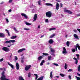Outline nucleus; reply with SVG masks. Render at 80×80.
<instances>
[{"mask_svg":"<svg viewBox=\"0 0 80 80\" xmlns=\"http://www.w3.org/2000/svg\"><path fill=\"white\" fill-rule=\"evenodd\" d=\"M76 55L77 57V59H78L79 58V54H76Z\"/></svg>","mask_w":80,"mask_h":80,"instance_id":"obj_47","label":"nucleus"},{"mask_svg":"<svg viewBox=\"0 0 80 80\" xmlns=\"http://www.w3.org/2000/svg\"><path fill=\"white\" fill-rule=\"evenodd\" d=\"M72 52H73V53H74V52H75V49H72Z\"/></svg>","mask_w":80,"mask_h":80,"instance_id":"obj_50","label":"nucleus"},{"mask_svg":"<svg viewBox=\"0 0 80 80\" xmlns=\"http://www.w3.org/2000/svg\"><path fill=\"white\" fill-rule=\"evenodd\" d=\"M49 43L52 44L53 43V41L52 39H50L48 41Z\"/></svg>","mask_w":80,"mask_h":80,"instance_id":"obj_17","label":"nucleus"},{"mask_svg":"<svg viewBox=\"0 0 80 80\" xmlns=\"http://www.w3.org/2000/svg\"><path fill=\"white\" fill-rule=\"evenodd\" d=\"M73 36L75 38H76V39H78L79 38H78V36L76 34H74Z\"/></svg>","mask_w":80,"mask_h":80,"instance_id":"obj_16","label":"nucleus"},{"mask_svg":"<svg viewBox=\"0 0 80 80\" xmlns=\"http://www.w3.org/2000/svg\"><path fill=\"white\" fill-rule=\"evenodd\" d=\"M33 6V3H31L29 5V7H32Z\"/></svg>","mask_w":80,"mask_h":80,"instance_id":"obj_43","label":"nucleus"},{"mask_svg":"<svg viewBox=\"0 0 80 80\" xmlns=\"http://www.w3.org/2000/svg\"><path fill=\"white\" fill-rule=\"evenodd\" d=\"M62 53H63V54L67 53V51H66V49L65 47H64L63 48V51H62Z\"/></svg>","mask_w":80,"mask_h":80,"instance_id":"obj_13","label":"nucleus"},{"mask_svg":"<svg viewBox=\"0 0 80 80\" xmlns=\"http://www.w3.org/2000/svg\"><path fill=\"white\" fill-rule=\"evenodd\" d=\"M52 64H53V65H55V66H58V65L56 63H52Z\"/></svg>","mask_w":80,"mask_h":80,"instance_id":"obj_44","label":"nucleus"},{"mask_svg":"<svg viewBox=\"0 0 80 80\" xmlns=\"http://www.w3.org/2000/svg\"><path fill=\"white\" fill-rule=\"evenodd\" d=\"M64 68L65 69H67V64L66 63L65 64Z\"/></svg>","mask_w":80,"mask_h":80,"instance_id":"obj_42","label":"nucleus"},{"mask_svg":"<svg viewBox=\"0 0 80 80\" xmlns=\"http://www.w3.org/2000/svg\"><path fill=\"white\" fill-rule=\"evenodd\" d=\"M42 54L43 55H45V56H47L48 55H49L47 53H43Z\"/></svg>","mask_w":80,"mask_h":80,"instance_id":"obj_37","label":"nucleus"},{"mask_svg":"<svg viewBox=\"0 0 80 80\" xmlns=\"http://www.w3.org/2000/svg\"><path fill=\"white\" fill-rule=\"evenodd\" d=\"M37 14H35L33 18V22H35V21H36L37 20Z\"/></svg>","mask_w":80,"mask_h":80,"instance_id":"obj_5","label":"nucleus"},{"mask_svg":"<svg viewBox=\"0 0 80 80\" xmlns=\"http://www.w3.org/2000/svg\"><path fill=\"white\" fill-rule=\"evenodd\" d=\"M43 79V76H42L38 78L37 80H42Z\"/></svg>","mask_w":80,"mask_h":80,"instance_id":"obj_27","label":"nucleus"},{"mask_svg":"<svg viewBox=\"0 0 80 80\" xmlns=\"http://www.w3.org/2000/svg\"><path fill=\"white\" fill-rule=\"evenodd\" d=\"M78 72H80V65H79L78 67Z\"/></svg>","mask_w":80,"mask_h":80,"instance_id":"obj_45","label":"nucleus"},{"mask_svg":"<svg viewBox=\"0 0 80 80\" xmlns=\"http://www.w3.org/2000/svg\"><path fill=\"white\" fill-rule=\"evenodd\" d=\"M50 50V53H55V50L53 48H51Z\"/></svg>","mask_w":80,"mask_h":80,"instance_id":"obj_21","label":"nucleus"},{"mask_svg":"<svg viewBox=\"0 0 80 80\" xmlns=\"http://www.w3.org/2000/svg\"><path fill=\"white\" fill-rule=\"evenodd\" d=\"M13 29L16 33H18V31H17V29L16 28H14Z\"/></svg>","mask_w":80,"mask_h":80,"instance_id":"obj_29","label":"nucleus"},{"mask_svg":"<svg viewBox=\"0 0 80 80\" xmlns=\"http://www.w3.org/2000/svg\"><path fill=\"white\" fill-rule=\"evenodd\" d=\"M16 69L17 70H19L20 68L19 67V64H18V63L17 62L16 63Z\"/></svg>","mask_w":80,"mask_h":80,"instance_id":"obj_14","label":"nucleus"},{"mask_svg":"<svg viewBox=\"0 0 80 80\" xmlns=\"http://www.w3.org/2000/svg\"><path fill=\"white\" fill-rule=\"evenodd\" d=\"M55 52H50V54L51 55L53 56V57H55V54L54 53Z\"/></svg>","mask_w":80,"mask_h":80,"instance_id":"obj_31","label":"nucleus"},{"mask_svg":"<svg viewBox=\"0 0 80 80\" xmlns=\"http://www.w3.org/2000/svg\"><path fill=\"white\" fill-rule=\"evenodd\" d=\"M0 37H5V35L3 33H0Z\"/></svg>","mask_w":80,"mask_h":80,"instance_id":"obj_23","label":"nucleus"},{"mask_svg":"<svg viewBox=\"0 0 80 80\" xmlns=\"http://www.w3.org/2000/svg\"><path fill=\"white\" fill-rule=\"evenodd\" d=\"M73 60H76V61L77 60V58H73Z\"/></svg>","mask_w":80,"mask_h":80,"instance_id":"obj_57","label":"nucleus"},{"mask_svg":"<svg viewBox=\"0 0 80 80\" xmlns=\"http://www.w3.org/2000/svg\"><path fill=\"white\" fill-rule=\"evenodd\" d=\"M55 34H52V35L50 37V38H53V37H54L55 36Z\"/></svg>","mask_w":80,"mask_h":80,"instance_id":"obj_51","label":"nucleus"},{"mask_svg":"<svg viewBox=\"0 0 80 80\" xmlns=\"http://www.w3.org/2000/svg\"><path fill=\"white\" fill-rule=\"evenodd\" d=\"M17 38V36H13L11 37V39H15V38Z\"/></svg>","mask_w":80,"mask_h":80,"instance_id":"obj_25","label":"nucleus"},{"mask_svg":"<svg viewBox=\"0 0 80 80\" xmlns=\"http://www.w3.org/2000/svg\"><path fill=\"white\" fill-rule=\"evenodd\" d=\"M36 11L35 9H32V13H35Z\"/></svg>","mask_w":80,"mask_h":80,"instance_id":"obj_46","label":"nucleus"},{"mask_svg":"<svg viewBox=\"0 0 80 80\" xmlns=\"http://www.w3.org/2000/svg\"><path fill=\"white\" fill-rule=\"evenodd\" d=\"M38 5H41V1H40V0H39L38 1Z\"/></svg>","mask_w":80,"mask_h":80,"instance_id":"obj_41","label":"nucleus"},{"mask_svg":"<svg viewBox=\"0 0 80 80\" xmlns=\"http://www.w3.org/2000/svg\"><path fill=\"white\" fill-rule=\"evenodd\" d=\"M59 75L61 76V77H65V74L62 73H60Z\"/></svg>","mask_w":80,"mask_h":80,"instance_id":"obj_28","label":"nucleus"},{"mask_svg":"<svg viewBox=\"0 0 80 80\" xmlns=\"http://www.w3.org/2000/svg\"><path fill=\"white\" fill-rule=\"evenodd\" d=\"M19 80H24V79L23 78V77L22 76H20L19 77Z\"/></svg>","mask_w":80,"mask_h":80,"instance_id":"obj_24","label":"nucleus"},{"mask_svg":"<svg viewBox=\"0 0 80 80\" xmlns=\"http://www.w3.org/2000/svg\"><path fill=\"white\" fill-rule=\"evenodd\" d=\"M21 15L24 17L26 19H27L28 18V17H27V16L26 14L25 13H21Z\"/></svg>","mask_w":80,"mask_h":80,"instance_id":"obj_11","label":"nucleus"},{"mask_svg":"<svg viewBox=\"0 0 80 80\" xmlns=\"http://www.w3.org/2000/svg\"><path fill=\"white\" fill-rule=\"evenodd\" d=\"M64 12H67V13H68L69 14H72V13H73V12H72L71 11L69 10L65 9Z\"/></svg>","mask_w":80,"mask_h":80,"instance_id":"obj_6","label":"nucleus"},{"mask_svg":"<svg viewBox=\"0 0 80 80\" xmlns=\"http://www.w3.org/2000/svg\"><path fill=\"white\" fill-rule=\"evenodd\" d=\"M21 62L22 63H23V60H22Z\"/></svg>","mask_w":80,"mask_h":80,"instance_id":"obj_64","label":"nucleus"},{"mask_svg":"<svg viewBox=\"0 0 80 80\" xmlns=\"http://www.w3.org/2000/svg\"><path fill=\"white\" fill-rule=\"evenodd\" d=\"M5 72L3 71L2 73V77L1 78V80H10V79L6 78V76L5 75Z\"/></svg>","mask_w":80,"mask_h":80,"instance_id":"obj_1","label":"nucleus"},{"mask_svg":"<svg viewBox=\"0 0 80 80\" xmlns=\"http://www.w3.org/2000/svg\"><path fill=\"white\" fill-rule=\"evenodd\" d=\"M8 64L9 66L11 67V68H12V69H13V68H14V66L13 65L10 63L9 62H8Z\"/></svg>","mask_w":80,"mask_h":80,"instance_id":"obj_10","label":"nucleus"},{"mask_svg":"<svg viewBox=\"0 0 80 80\" xmlns=\"http://www.w3.org/2000/svg\"><path fill=\"white\" fill-rule=\"evenodd\" d=\"M56 9L57 10H58L59 9V4H58V3H56Z\"/></svg>","mask_w":80,"mask_h":80,"instance_id":"obj_12","label":"nucleus"},{"mask_svg":"<svg viewBox=\"0 0 80 80\" xmlns=\"http://www.w3.org/2000/svg\"><path fill=\"white\" fill-rule=\"evenodd\" d=\"M50 76L51 78H52L53 77V74H52V72H51L50 73Z\"/></svg>","mask_w":80,"mask_h":80,"instance_id":"obj_34","label":"nucleus"},{"mask_svg":"<svg viewBox=\"0 0 80 80\" xmlns=\"http://www.w3.org/2000/svg\"><path fill=\"white\" fill-rule=\"evenodd\" d=\"M8 11L9 12H12V10L9 9Z\"/></svg>","mask_w":80,"mask_h":80,"instance_id":"obj_62","label":"nucleus"},{"mask_svg":"<svg viewBox=\"0 0 80 80\" xmlns=\"http://www.w3.org/2000/svg\"><path fill=\"white\" fill-rule=\"evenodd\" d=\"M10 40L9 41H7L5 42V43H10Z\"/></svg>","mask_w":80,"mask_h":80,"instance_id":"obj_40","label":"nucleus"},{"mask_svg":"<svg viewBox=\"0 0 80 80\" xmlns=\"http://www.w3.org/2000/svg\"><path fill=\"white\" fill-rule=\"evenodd\" d=\"M73 31L74 32H75V33H77V30L74 29L73 30Z\"/></svg>","mask_w":80,"mask_h":80,"instance_id":"obj_56","label":"nucleus"},{"mask_svg":"<svg viewBox=\"0 0 80 80\" xmlns=\"http://www.w3.org/2000/svg\"><path fill=\"white\" fill-rule=\"evenodd\" d=\"M56 30V28H50L49 30V31H52V30Z\"/></svg>","mask_w":80,"mask_h":80,"instance_id":"obj_19","label":"nucleus"},{"mask_svg":"<svg viewBox=\"0 0 80 80\" xmlns=\"http://www.w3.org/2000/svg\"><path fill=\"white\" fill-rule=\"evenodd\" d=\"M24 30H26L27 31L28 30H30V29L29 28H24Z\"/></svg>","mask_w":80,"mask_h":80,"instance_id":"obj_32","label":"nucleus"},{"mask_svg":"<svg viewBox=\"0 0 80 80\" xmlns=\"http://www.w3.org/2000/svg\"><path fill=\"white\" fill-rule=\"evenodd\" d=\"M10 43H14L15 42V40H10Z\"/></svg>","mask_w":80,"mask_h":80,"instance_id":"obj_36","label":"nucleus"},{"mask_svg":"<svg viewBox=\"0 0 80 80\" xmlns=\"http://www.w3.org/2000/svg\"><path fill=\"white\" fill-rule=\"evenodd\" d=\"M45 5H47V6H51V7H53V5L52 4L49 3H46Z\"/></svg>","mask_w":80,"mask_h":80,"instance_id":"obj_15","label":"nucleus"},{"mask_svg":"<svg viewBox=\"0 0 80 80\" xmlns=\"http://www.w3.org/2000/svg\"><path fill=\"white\" fill-rule=\"evenodd\" d=\"M44 62H45V60H43L40 63L41 66H42V65H43V63H44Z\"/></svg>","mask_w":80,"mask_h":80,"instance_id":"obj_18","label":"nucleus"},{"mask_svg":"<svg viewBox=\"0 0 80 80\" xmlns=\"http://www.w3.org/2000/svg\"><path fill=\"white\" fill-rule=\"evenodd\" d=\"M72 71V69H70L69 70H68V72H70Z\"/></svg>","mask_w":80,"mask_h":80,"instance_id":"obj_49","label":"nucleus"},{"mask_svg":"<svg viewBox=\"0 0 80 80\" xmlns=\"http://www.w3.org/2000/svg\"><path fill=\"white\" fill-rule=\"evenodd\" d=\"M77 48H78L79 50H80V46L78 44H77L76 46H75L76 50L77 52Z\"/></svg>","mask_w":80,"mask_h":80,"instance_id":"obj_4","label":"nucleus"},{"mask_svg":"<svg viewBox=\"0 0 80 80\" xmlns=\"http://www.w3.org/2000/svg\"><path fill=\"white\" fill-rule=\"evenodd\" d=\"M54 58L53 57H52L51 56H48V60H53Z\"/></svg>","mask_w":80,"mask_h":80,"instance_id":"obj_9","label":"nucleus"},{"mask_svg":"<svg viewBox=\"0 0 80 80\" xmlns=\"http://www.w3.org/2000/svg\"><path fill=\"white\" fill-rule=\"evenodd\" d=\"M45 22H46V23L48 22V19H45Z\"/></svg>","mask_w":80,"mask_h":80,"instance_id":"obj_54","label":"nucleus"},{"mask_svg":"<svg viewBox=\"0 0 80 80\" xmlns=\"http://www.w3.org/2000/svg\"><path fill=\"white\" fill-rule=\"evenodd\" d=\"M24 50H25V48H23L22 49H20L19 50L18 52V53H21V52H22L23 51H24Z\"/></svg>","mask_w":80,"mask_h":80,"instance_id":"obj_8","label":"nucleus"},{"mask_svg":"<svg viewBox=\"0 0 80 80\" xmlns=\"http://www.w3.org/2000/svg\"><path fill=\"white\" fill-rule=\"evenodd\" d=\"M68 78L70 80H71L72 79V76L70 75L68 76Z\"/></svg>","mask_w":80,"mask_h":80,"instance_id":"obj_48","label":"nucleus"},{"mask_svg":"<svg viewBox=\"0 0 80 80\" xmlns=\"http://www.w3.org/2000/svg\"><path fill=\"white\" fill-rule=\"evenodd\" d=\"M15 59L16 60H18V58H17V57L15 56Z\"/></svg>","mask_w":80,"mask_h":80,"instance_id":"obj_52","label":"nucleus"},{"mask_svg":"<svg viewBox=\"0 0 80 80\" xmlns=\"http://www.w3.org/2000/svg\"><path fill=\"white\" fill-rule=\"evenodd\" d=\"M12 1H13V0H9L8 2L9 3H12Z\"/></svg>","mask_w":80,"mask_h":80,"instance_id":"obj_55","label":"nucleus"},{"mask_svg":"<svg viewBox=\"0 0 80 80\" xmlns=\"http://www.w3.org/2000/svg\"><path fill=\"white\" fill-rule=\"evenodd\" d=\"M42 58L43 57L42 56H40L38 57V61H40L41 60H42Z\"/></svg>","mask_w":80,"mask_h":80,"instance_id":"obj_20","label":"nucleus"},{"mask_svg":"<svg viewBox=\"0 0 80 80\" xmlns=\"http://www.w3.org/2000/svg\"><path fill=\"white\" fill-rule=\"evenodd\" d=\"M69 44H70V42L68 41L66 43V45L67 47H69Z\"/></svg>","mask_w":80,"mask_h":80,"instance_id":"obj_33","label":"nucleus"},{"mask_svg":"<svg viewBox=\"0 0 80 80\" xmlns=\"http://www.w3.org/2000/svg\"><path fill=\"white\" fill-rule=\"evenodd\" d=\"M25 23L27 25H32V23H29V22H25Z\"/></svg>","mask_w":80,"mask_h":80,"instance_id":"obj_26","label":"nucleus"},{"mask_svg":"<svg viewBox=\"0 0 80 80\" xmlns=\"http://www.w3.org/2000/svg\"><path fill=\"white\" fill-rule=\"evenodd\" d=\"M75 78H77V80H80V77H78L77 76H75Z\"/></svg>","mask_w":80,"mask_h":80,"instance_id":"obj_39","label":"nucleus"},{"mask_svg":"<svg viewBox=\"0 0 80 80\" xmlns=\"http://www.w3.org/2000/svg\"><path fill=\"white\" fill-rule=\"evenodd\" d=\"M10 54H11V55L10 56V58H11L12 57V53H10Z\"/></svg>","mask_w":80,"mask_h":80,"instance_id":"obj_60","label":"nucleus"},{"mask_svg":"<svg viewBox=\"0 0 80 80\" xmlns=\"http://www.w3.org/2000/svg\"><path fill=\"white\" fill-rule=\"evenodd\" d=\"M75 63L76 64H77V63H78V60H77L76 61Z\"/></svg>","mask_w":80,"mask_h":80,"instance_id":"obj_58","label":"nucleus"},{"mask_svg":"<svg viewBox=\"0 0 80 80\" xmlns=\"http://www.w3.org/2000/svg\"><path fill=\"white\" fill-rule=\"evenodd\" d=\"M77 16L78 17H80V14H78L77 15Z\"/></svg>","mask_w":80,"mask_h":80,"instance_id":"obj_61","label":"nucleus"},{"mask_svg":"<svg viewBox=\"0 0 80 80\" xmlns=\"http://www.w3.org/2000/svg\"><path fill=\"white\" fill-rule=\"evenodd\" d=\"M60 5L61 6V7H63V4L62 3L60 4Z\"/></svg>","mask_w":80,"mask_h":80,"instance_id":"obj_59","label":"nucleus"},{"mask_svg":"<svg viewBox=\"0 0 80 80\" xmlns=\"http://www.w3.org/2000/svg\"><path fill=\"white\" fill-rule=\"evenodd\" d=\"M77 75H78V76H79V77H80V74L78 73H77Z\"/></svg>","mask_w":80,"mask_h":80,"instance_id":"obj_63","label":"nucleus"},{"mask_svg":"<svg viewBox=\"0 0 80 80\" xmlns=\"http://www.w3.org/2000/svg\"><path fill=\"white\" fill-rule=\"evenodd\" d=\"M34 75L36 76L35 80H37V78H38V75H37V74H35Z\"/></svg>","mask_w":80,"mask_h":80,"instance_id":"obj_30","label":"nucleus"},{"mask_svg":"<svg viewBox=\"0 0 80 80\" xmlns=\"http://www.w3.org/2000/svg\"><path fill=\"white\" fill-rule=\"evenodd\" d=\"M31 77V73L30 72H29L28 74V77L30 78Z\"/></svg>","mask_w":80,"mask_h":80,"instance_id":"obj_35","label":"nucleus"},{"mask_svg":"<svg viewBox=\"0 0 80 80\" xmlns=\"http://www.w3.org/2000/svg\"><path fill=\"white\" fill-rule=\"evenodd\" d=\"M5 30L6 31V33H8V36H10V33L9 32L8 30L7 29H5Z\"/></svg>","mask_w":80,"mask_h":80,"instance_id":"obj_22","label":"nucleus"},{"mask_svg":"<svg viewBox=\"0 0 80 80\" xmlns=\"http://www.w3.org/2000/svg\"><path fill=\"white\" fill-rule=\"evenodd\" d=\"M2 50L3 51H4V52H8L10 51L9 48L6 47H3L2 48Z\"/></svg>","mask_w":80,"mask_h":80,"instance_id":"obj_3","label":"nucleus"},{"mask_svg":"<svg viewBox=\"0 0 80 80\" xmlns=\"http://www.w3.org/2000/svg\"><path fill=\"white\" fill-rule=\"evenodd\" d=\"M31 65L27 66L25 68V70L26 71H27V70H28L31 67Z\"/></svg>","mask_w":80,"mask_h":80,"instance_id":"obj_7","label":"nucleus"},{"mask_svg":"<svg viewBox=\"0 0 80 80\" xmlns=\"http://www.w3.org/2000/svg\"><path fill=\"white\" fill-rule=\"evenodd\" d=\"M46 15L47 17L50 18L52 17V12L50 11L47 12L46 13Z\"/></svg>","mask_w":80,"mask_h":80,"instance_id":"obj_2","label":"nucleus"},{"mask_svg":"<svg viewBox=\"0 0 80 80\" xmlns=\"http://www.w3.org/2000/svg\"><path fill=\"white\" fill-rule=\"evenodd\" d=\"M4 60V59H3V58H2L0 60V62H3V61Z\"/></svg>","mask_w":80,"mask_h":80,"instance_id":"obj_53","label":"nucleus"},{"mask_svg":"<svg viewBox=\"0 0 80 80\" xmlns=\"http://www.w3.org/2000/svg\"><path fill=\"white\" fill-rule=\"evenodd\" d=\"M5 19L6 20L7 22V23H8V22H9V21H8V19L7 18H5Z\"/></svg>","mask_w":80,"mask_h":80,"instance_id":"obj_38","label":"nucleus"}]
</instances>
